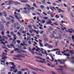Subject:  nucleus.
Segmentation results:
<instances>
[{
	"mask_svg": "<svg viewBox=\"0 0 74 74\" xmlns=\"http://www.w3.org/2000/svg\"><path fill=\"white\" fill-rule=\"evenodd\" d=\"M60 64H64V63H65V62H61L60 63Z\"/></svg>",
	"mask_w": 74,
	"mask_h": 74,
	"instance_id": "54",
	"label": "nucleus"
},
{
	"mask_svg": "<svg viewBox=\"0 0 74 74\" xmlns=\"http://www.w3.org/2000/svg\"><path fill=\"white\" fill-rule=\"evenodd\" d=\"M19 25V23H14V28H15L16 27V26H18Z\"/></svg>",
	"mask_w": 74,
	"mask_h": 74,
	"instance_id": "9",
	"label": "nucleus"
},
{
	"mask_svg": "<svg viewBox=\"0 0 74 74\" xmlns=\"http://www.w3.org/2000/svg\"><path fill=\"white\" fill-rule=\"evenodd\" d=\"M43 19H48V18L47 17H45L43 18Z\"/></svg>",
	"mask_w": 74,
	"mask_h": 74,
	"instance_id": "47",
	"label": "nucleus"
},
{
	"mask_svg": "<svg viewBox=\"0 0 74 74\" xmlns=\"http://www.w3.org/2000/svg\"><path fill=\"white\" fill-rule=\"evenodd\" d=\"M7 53H5L4 52H3V54H1V57H2V58H3V57H4V56H7Z\"/></svg>",
	"mask_w": 74,
	"mask_h": 74,
	"instance_id": "8",
	"label": "nucleus"
},
{
	"mask_svg": "<svg viewBox=\"0 0 74 74\" xmlns=\"http://www.w3.org/2000/svg\"><path fill=\"white\" fill-rule=\"evenodd\" d=\"M36 14H37V15H38V16L41 15V14L40 13L38 12H36Z\"/></svg>",
	"mask_w": 74,
	"mask_h": 74,
	"instance_id": "41",
	"label": "nucleus"
},
{
	"mask_svg": "<svg viewBox=\"0 0 74 74\" xmlns=\"http://www.w3.org/2000/svg\"><path fill=\"white\" fill-rule=\"evenodd\" d=\"M53 35H54V34H56V33L54 31L53 32Z\"/></svg>",
	"mask_w": 74,
	"mask_h": 74,
	"instance_id": "48",
	"label": "nucleus"
},
{
	"mask_svg": "<svg viewBox=\"0 0 74 74\" xmlns=\"http://www.w3.org/2000/svg\"><path fill=\"white\" fill-rule=\"evenodd\" d=\"M11 69L10 70V71H12L13 69H12V67L10 66Z\"/></svg>",
	"mask_w": 74,
	"mask_h": 74,
	"instance_id": "37",
	"label": "nucleus"
},
{
	"mask_svg": "<svg viewBox=\"0 0 74 74\" xmlns=\"http://www.w3.org/2000/svg\"><path fill=\"white\" fill-rule=\"evenodd\" d=\"M48 20L49 21L46 22V24H47L48 25H51V23H52V22H51V20L48 19Z\"/></svg>",
	"mask_w": 74,
	"mask_h": 74,
	"instance_id": "5",
	"label": "nucleus"
},
{
	"mask_svg": "<svg viewBox=\"0 0 74 74\" xmlns=\"http://www.w3.org/2000/svg\"><path fill=\"white\" fill-rule=\"evenodd\" d=\"M60 37H58L59 38H60V40H62V35H59Z\"/></svg>",
	"mask_w": 74,
	"mask_h": 74,
	"instance_id": "32",
	"label": "nucleus"
},
{
	"mask_svg": "<svg viewBox=\"0 0 74 74\" xmlns=\"http://www.w3.org/2000/svg\"><path fill=\"white\" fill-rule=\"evenodd\" d=\"M56 18H59V16H58V15H56Z\"/></svg>",
	"mask_w": 74,
	"mask_h": 74,
	"instance_id": "45",
	"label": "nucleus"
},
{
	"mask_svg": "<svg viewBox=\"0 0 74 74\" xmlns=\"http://www.w3.org/2000/svg\"><path fill=\"white\" fill-rule=\"evenodd\" d=\"M17 55V58H20L21 57H22V56L21 55L19 54H18Z\"/></svg>",
	"mask_w": 74,
	"mask_h": 74,
	"instance_id": "18",
	"label": "nucleus"
},
{
	"mask_svg": "<svg viewBox=\"0 0 74 74\" xmlns=\"http://www.w3.org/2000/svg\"><path fill=\"white\" fill-rule=\"evenodd\" d=\"M43 14L45 15L46 16H47V14L46 13H45V12H43Z\"/></svg>",
	"mask_w": 74,
	"mask_h": 74,
	"instance_id": "51",
	"label": "nucleus"
},
{
	"mask_svg": "<svg viewBox=\"0 0 74 74\" xmlns=\"http://www.w3.org/2000/svg\"><path fill=\"white\" fill-rule=\"evenodd\" d=\"M12 43L13 44L15 45L16 42V41L14 40V39H13V41L12 42Z\"/></svg>",
	"mask_w": 74,
	"mask_h": 74,
	"instance_id": "13",
	"label": "nucleus"
},
{
	"mask_svg": "<svg viewBox=\"0 0 74 74\" xmlns=\"http://www.w3.org/2000/svg\"><path fill=\"white\" fill-rule=\"evenodd\" d=\"M14 4L16 5L17 4H21V3L19 2H18L16 1V2H14Z\"/></svg>",
	"mask_w": 74,
	"mask_h": 74,
	"instance_id": "10",
	"label": "nucleus"
},
{
	"mask_svg": "<svg viewBox=\"0 0 74 74\" xmlns=\"http://www.w3.org/2000/svg\"><path fill=\"white\" fill-rule=\"evenodd\" d=\"M67 8L68 9V11H70V8L69 6H68Z\"/></svg>",
	"mask_w": 74,
	"mask_h": 74,
	"instance_id": "56",
	"label": "nucleus"
},
{
	"mask_svg": "<svg viewBox=\"0 0 74 74\" xmlns=\"http://www.w3.org/2000/svg\"><path fill=\"white\" fill-rule=\"evenodd\" d=\"M14 32H11L10 33V34H12V36H13V35L14 34Z\"/></svg>",
	"mask_w": 74,
	"mask_h": 74,
	"instance_id": "58",
	"label": "nucleus"
},
{
	"mask_svg": "<svg viewBox=\"0 0 74 74\" xmlns=\"http://www.w3.org/2000/svg\"><path fill=\"white\" fill-rule=\"evenodd\" d=\"M51 16L52 18H53V17L54 16H55V15H53V14L52 13L51 14Z\"/></svg>",
	"mask_w": 74,
	"mask_h": 74,
	"instance_id": "27",
	"label": "nucleus"
},
{
	"mask_svg": "<svg viewBox=\"0 0 74 74\" xmlns=\"http://www.w3.org/2000/svg\"><path fill=\"white\" fill-rule=\"evenodd\" d=\"M56 53L57 54H58V55H60V53H59V51H57V52H56Z\"/></svg>",
	"mask_w": 74,
	"mask_h": 74,
	"instance_id": "29",
	"label": "nucleus"
},
{
	"mask_svg": "<svg viewBox=\"0 0 74 74\" xmlns=\"http://www.w3.org/2000/svg\"><path fill=\"white\" fill-rule=\"evenodd\" d=\"M9 2V3H7V5H11L12 3H13V2L12 0H10L8 1Z\"/></svg>",
	"mask_w": 74,
	"mask_h": 74,
	"instance_id": "6",
	"label": "nucleus"
},
{
	"mask_svg": "<svg viewBox=\"0 0 74 74\" xmlns=\"http://www.w3.org/2000/svg\"><path fill=\"white\" fill-rule=\"evenodd\" d=\"M41 22L43 23H45V21L44 20H42Z\"/></svg>",
	"mask_w": 74,
	"mask_h": 74,
	"instance_id": "52",
	"label": "nucleus"
},
{
	"mask_svg": "<svg viewBox=\"0 0 74 74\" xmlns=\"http://www.w3.org/2000/svg\"><path fill=\"white\" fill-rule=\"evenodd\" d=\"M44 52L46 55H47V51H46V50H44Z\"/></svg>",
	"mask_w": 74,
	"mask_h": 74,
	"instance_id": "50",
	"label": "nucleus"
},
{
	"mask_svg": "<svg viewBox=\"0 0 74 74\" xmlns=\"http://www.w3.org/2000/svg\"><path fill=\"white\" fill-rule=\"evenodd\" d=\"M24 12H25V14H28V11H24Z\"/></svg>",
	"mask_w": 74,
	"mask_h": 74,
	"instance_id": "57",
	"label": "nucleus"
},
{
	"mask_svg": "<svg viewBox=\"0 0 74 74\" xmlns=\"http://www.w3.org/2000/svg\"><path fill=\"white\" fill-rule=\"evenodd\" d=\"M44 46L45 47H47V46H48H48H49V45L47 43H46L44 45Z\"/></svg>",
	"mask_w": 74,
	"mask_h": 74,
	"instance_id": "34",
	"label": "nucleus"
},
{
	"mask_svg": "<svg viewBox=\"0 0 74 74\" xmlns=\"http://www.w3.org/2000/svg\"><path fill=\"white\" fill-rule=\"evenodd\" d=\"M63 5H64V7H67V5H66V4L64 3L63 4Z\"/></svg>",
	"mask_w": 74,
	"mask_h": 74,
	"instance_id": "64",
	"label": "nucleus"
},
{
	"mask_svg": "<svg viewBox=\"0 0 74 74\" xmlns=\"http://www.w3.org/2000/svg\"><path fill=\"white\" fill-rule=\"evenodd\" d=\"M14 15H17L18 16H19V14L18 13H16V12H14Z\"/></svg>",
	"mask_w": 74,
	"mask_h": 74,
	"instance_id": "30",
	"label": "nucleus"
},
{
	"mask_svg": "<svg viewBox=\"0 0 74 74\" xmlns=\"http://www.w3.org/2000/svg\"><path fill=\"white\" fill-rule=\"evenodd\" d=\"M13 59H14V60H16V59H17L18 60H20V59H18L17 58H13Z\"/></svg>",
	"mask_w": 74,
	"mask_h": 74,
	"instance_id": "38",
	"label": "nucleus"
},
{
	"mask_svg": "<svg viewBox=\"0 0 74 74\" xmlns=\"http://www.w3.org/2000/svg\"><path fill=\"white\" fill-rule=\"evenodd\" d=\"M2 48H3L4 49H7V50L8 49V48H7L5 47L4 46H2Z\"/></svg>",
	"mask_w": 74,
	"mask_h": 74,
	"instance_id": "31",
	"label": "nucleus"
},
{
	"mask_svg": "<svg viewBox=\"0 0 74 74\" xmlns=\"http://www.w3.org/2000/svg\"><path fill=\"white\" fill-rule=\"evenodd\" d=\"M3 25H4V24L0 22V30L4 32L5 31V29L4 28V27Z\"/></svg>",
	"mask_w": 74,
	"mask_h": 74,
	"instance_id": "1",
	"label": "nucleus"
},
{
	"mask_svg": "<svg viewBox=\"0 0 74 74\" xmlns=\"http://www.w3.org/2000/svg\"><path fill=\"white\" fill-rule=\"evenodd\" d=\"M28 43H29V45H31V44H32V43H31V42H30V41H28Z\"/></svg>",
	"mask_w": 74,
	"mask_h": 74,
	"instance_id": "59",
	"label": "nucleus"
},
{
	"mask_svg": "<svg viewBox=\"0 0 74 74\" xmlns=\"http://www.w3.org/2000/svg\"><path fill=\"white\" fill-rule=\"evenodd\" d=\"M40 7H41V8L43 9V8H44V7H45V6L41 5L40 6Z\"/></svg>",
	"mask_w": 74,
	"mask_h": 74,
	"instance_id": "43",
	"label": "nucleus"
},
{
	"mask_svg": "<svg viewBox=\"0 0 74 74\" xmlns=\"http://www.w3.org/2000/svg\"><path fill=\"white\" fill-rule=\"evenodd\" d=\"M7 47L9 48H11L12 47H13L14 49L15 48V47H14V46L12 44H10V45H7Z\"/></svg>",
	"mask_w": 74,
	"mask_h": 74,
	"instance_id": "4",
	"label": "nucleus"
},
{
	"mask_svg": "<svg viewBox=\"0 0 74 74\" xmlns=\"http://www.w3.org/2000/svg\"><path fill=\"white\" fill-rule=\"evenodd\" d=\"M31 10V7L28 8V11H30Z\"/></svg>",
	"mask_w": 74,
	"mask_h": 74,
	"instance_id": "49",
	"label": "nucleus"
},
{
	"mask_svg": "<svg viewBox=\"0 0 74 74\" xmlns=\"http://www.w3.org/2000/svg\"><path fill=\"white\" fill-rule=\"evenodd\" d=\"M42 2L43 3H46V1H45V0H42Z\"/></svg>",
	"mask_w": 74,
	"mask_h": 74,
	"instance_id": "26",
	"label": "nucleus"
},
{
	"mask_svg": "<svg viewBox=\"0 0 74 74\" xmlns=\"http://www.w3.org/2000/svg\"><path fill=\"white\" fill-rule=\"evenodd\" d=\"M14 37V40H16V38H17V37H16V35L14 34L12 35Z\"/></svg>",
	"mask_w": 74,
	"mask_h": 74,
	"instance_id": "12",
	"label": "nucleus"
},
{
	"mask_svg": "<svg viewBox=\"0 0 74 74\" xmlns=\"http://www.w3.org/2000/svg\"><path fill=\"white\" fill-rule=\"evenodd\" d=\"M35 48H37L38 50H41V49L40 48H38V47L37 46H36Z\"/></svg>",
	"mask_w": 74,
	"mask_h": 74,
	"instance_id": "40",
	"label": "nucleus"
},
{
	"mask_svg": "<svg viewBox=\"0 0 74 74\" xmlns=\"http://www.w3.org/2000/svg\"><path fill=\"white\" fill-rule=\"evenodd\" d=\"M4 59H7V57L5 56L4 57H3V58H2L1 59L4 60Z\"/></svg>",
	"mask_w": 74,
	"mask_h": 74,
	"instance_id": "28",
	"label": "nucleus"
},
{
	"mask_svg": "<svg viewBox=\"0 0 74 74\" xmlns=\"http://www.w3.org/2000/svg\"><path fill=\"white\" fill-rule=\"evenodd\" d=\"M21 3H27V1L26 0H23L21 1Z\"/></svg>",
	"mask_w": 74,
	"mask_h": 74,
	"instance_id": "16",
	"label": "nucleus"
},
{
	"mask_svg": "<svg viewBox=\"0 0 74 74\" xmlns=\"http://www.w3.org/2000/svg\"><path fill=\"white\" fill-rule=\"evenodd\" d=\"M1 34L2 35H4V32H2L1 33Z\"/></svg>",
	"mask_w": 74,
	"mask_h": 74,
	"instance_id": "55",
	"label": "nucleus"
},
{
	"mask_svg": "<svg viewBox=\"0 0 74 74\" xmlns=\"http://www.w3.org/2000/svg\"><path fill=\"white\" fill-rule=\"evenodd\" d=\"M14 16H15L16 18V19H17L18 21H19V18H18V16H17L16 15H14Z\"/></svg>",
	"mask_w": 74,
	"mask_h": 74,
	"instance_id": "36",
	"label": "nucleus"
},
{
	"mask_svg": "<svg viewBox=\"0 0 74 74\" xmlns=\"http://www.w3.org/2000/svg\"><path fill=\"white\" fill-rule=\"evenodd\" d=\"M39 28L41 30H43L44 28L42 27H39Z\"/></svg>",
	"mask_w": 74,
	"mask_h": 74,
	"instance_id": "53",
	"label": "nucleus"
},
{
	"mask_svg": "<svg viewBox=\"0 0 74 74\" xmlns=\"http://www.w3.org/2000/svg\"><path fill=\"white\" fill-rule=\"evenodd\" d=\"M52 4L54 6H56V4L55 3H53Z\"/></svg>",
	"mask_w": 74,
	"mask_h": 74,
	"instance_id": "46",
	"label": "nucleus"
},
{
	"mask_svg": "<svg viewBox=\"0 0 74 74\" xmlns=\"http://www.w3.org/2000/svg\"><path fill=\"white\" fill-rule=\"evenodd\" d=\"M39 44H40V47H43V45H42V43H41V42H39Z\"/></svg>",
	"mask_w": 74,
	"mask_h": 74,
	"instance_id": "20",
	"label": "nucleus"
},
{
	"mask_svg": "<svg viewBox=\"0 0 74 74\" xmlns=\"http://www.w3.org/2000/svg\"><path fill=\"white\" fill-rule=\"evenodd\" d=\"M2 36L3 37V38H5V39H6V40H8V38H7V37L3 36Z\"/></svg>",
	"mask_w": 74,
	"mask_h": 74,
	"instance_id": "22",
	"label": "nucleus"
},
{
	"mask_svg": "<svg viewBox=\"0 0 74 74\" xmlns=\"http://www.w3.org/2000/svg\"><path fill=\"white\" fill-rule=\"evenodd\" d=\"M28 27L29 29H32V25H30L28 26Z\"/></svg>",
	"mask_w": 74,
	"mask_h": 74,
	"instance_id": "33",
	"label": "nucleus"
},
{
	"mask_svg": "<svg viewBox=\"0 0 74 74\" xmlns=\"http://www.w3.org/2000/svg\"><path fill=\"white\" fill-rule=\"evenodd\" d=\"M28 67H29V68H30L32 69V70H35V71H42V72H45L44 70H42L41 69H39L37 68H36V69H34L32 67H30V66H28Z\"/></svg>",
	"mask_w": 74,
	"mask_h": 74,
	"instance_id": "2",
	"label": "nucleus"
},
{
	"mask_svg": "<svg viewBox=\"0 0 74 74\" xmlns=\"http://www.w3.org/2000/svg\"><path fill=\"white\" fill-rule=\"evenodd\" d=\"M18 17H19V18H22V17H21V16L19 14L18 15Z\"/></svg>",
	"mask_w": 74,
	"mask_h": 74,
	"instance_id": "60",
	"label": "nucleus"
},
{
	"mask_svg": "<svg viewBox=\"0 0 74 74\" xmlns=\"http://www.w3.org/2000/svg\"><path fill=\"white\" fill-rule=\"evenodd\" d=\"M18 70L17 69H14L13 71V72L14 73H16L17 72H18Z\"/></svg>",
	"mask_w": 74,
	"mask_h": 74,
	"instance_id": "14",
	"label": "nucleus"
},
{
	"mask_svg": "<svg viewBox=\"0 0 74 74\" xmlns=\"http://www.w3.org/2000/svg\"><path fill=\"white\" fill-rule=\"evenodd\" d=\"M59 43V42L58 41H57L55 42V47H57L58 46V44Z\"/></svg>",
	"mask_w": 74,
	"mask_h": 74,
	"instance_id": "15",
	"label": "nucleus"
},
{
	"mask_svg": "<svg viewBox=\"0 0 74 74\" xmlns=\"http://www.w3.org/2000/svg\"><path fill=\"white\" fill-rule=\"evenodd\" d=\"M47 65L49 66H50V67H55V66H53L51 64H49V63H47Z\"/></svg>",
	"mask_w": 74,
	"mask_h": 74,
	"instance_id": "11",
	"label": "nucleus"
},
{
	"mask_svg": "<svg viewBox=\"0 0 74 74\" xmlns=\"http://www.w3.org/2000/svg\"><path fill=\"white\" fill-rule=\"evenodd\" d=\"M21 52H22V53H26V52L25 51L23 50H22L21 51Z\"/></svg>",
	"mask_w": 74,
	"mask_h": 74,
	"instance_id": "35",
	"label": "nucleus"
},
{
	"mask_svg": "<svg viewBox=\"0 0 74 74\" xmlns=\"http://www.w3.org/2000/svg\"><path fill=\"white\" fill-rule=\"evenodd\" d=\"M48 48H49V49H51V48H53V46L51 45L50 46H49H49H48Z\"/></svg>",
	"mask_w": 74,
	"mask_h": 74,
	"instance_id": "19",
	"label": "nucleus"
},
{
	"mask_svg": "<svg viewBox=\"0 0 74 74\" xmlns=\"http://www.w3.org/2000/svg\"><path fill=\"white\" fill-rule=\"evenodd\" d=\"M6 18L7 19V20H10V19H11L9 17H6Z\"/></svg>",
	"mask_w": 74,
	"mask_h": 74,
	"instance_id": "63",
	"label": "nucleus"
},
{
	"mask_svg": "<svg viewBox=\"0 0 74 74\" xmlns=\"http://www.w3.org/2000/svg\"><path fill=\"white\" fill-rule=\"evenodd\" d=\"M10 63L11 64H12V65L14 66V67H16V65L14 64V62H10Z\"/></svg>",
	"mask_w": 74,
	"mask_h": 74,
	"instance_id": "17",
	"label": "nucleus"
},
{
	"mask_svg": "<svg viewBox=\"0 0 74 74\" xmlns=\"http://www.w3.org/2000/svg\"><path fill=\"white\" fill-rule=\"evenodd\" d=\"M10 21H12V22L13 23H14V22H15V20H14V19Z\"/></svg>",
	"mask_w": 74,
	"mask_h": 74,
	"instance_id": "61",
	"label": "nucleus"
},
{
	"mask_svg": "<svg viewBox=\"0 0 74 74\" xmlns=\"http://www.w3.org/2000/svg\"><path fill=\"white\" fill-rule=\"evenodd\" d=\"M50 10H52V11H54V9L55 10H56L55 8L54 7H50Z\"/></svg>",
	"mask_w": 74,
	"mask_h": 74,
	"instance_id": "7",
	"label": "nucleus"
},
{
	"mask_svg": "<svg viewBox=\"0 0 74 74\" xmlns=\"http://www.w3.org/2000/svg\"><path fill=\"white\" fill-rule=\"evenodd\" d=\"M0 14L1 15H4L5 17L7 16V13H6V11L3 12H2V13H0Z\"/></svg>",
	"mask_w": 74,
	"mask_h": 74,
	"instance_id": "3",
	"label": "nucleus"
},
{
	"mask_svg": "<svg viewBox=\"0 0 74 74\" xmlns=\"http://www.w3.org/2000/svg\"><path fill=\"white\" fill-rule=\"evenodd\" d=\"M21 71H25V70L24 69H22L21 70Z\"/></svg>",
	"mask_w": 74,
	"mask_h": 74,
	"instance_id": "62",
	"label": "nucleus"
},
{
	"mask_svg": "<svg viewBox=\"0 0 74 74\" xmlns=\"http://www.w3.org/2000/svg\"><path fill=\"white\" fill-rule=\"evenodd\" d=\"M33 5L35 7H36V8H37V7L36 6V4L35 3H34L33 4Z\"/></svg>",
	"mask_w": 74,
	"mask_h": 74,
	"instance_id": "25",
	"label": "nucleus"
},
{
	"mask_svg": "<svg viewBox=\"0 0 74 74\" xmlns=\"http://www.w3.org/2000/svg\"><path fill=\"white\" fill-rule=\"evenodd\" d=\"M70 52L71 53V54H73L74 53V52H73V51H70Z\"/></svg>",
	"mask_w": 74,
	"mask_h": 74,
	"instance_id": "42",
	"label": "nucleus"
},
{
	"mask_svg": "<svg viewBox=\"0 0 74 74\" xmlns=\"http://www.w3.org/2000/svg\"><path fill=\"white\" fill-rule=\"evenodd\" d=\"M44 39L45 40V42H47L48 40V38H44Z\"/></svg>",
	"mask_w": 74,
	"mask_h": 74,
	"instance_id": "21",
	"label": "nucleus"
},
{
	"mask_svg": "<svg viewBox=\"0 0 74 74\" xmlns=\"http://www.w3.org/2000/svg\"><path fill=\"white\" fill-rule=\"evenodd\" d=\"M14 51H19V49H18V48H14Z\"/></svg>",
	"mask_w": 74,
	"mask_h": 74,
	"instance_id": "23",
	"label": "nucleus"
},
{
	"mask_svg": "<svg viewBox=\"0 0 74 74\" xmlns=\"http://www.w3.org/2000/svg\"><path fill=\"white\" fill-rule=\"evenodd\" d=\"M16 42L18 44H20L21 43V41L19 40H16Z\"/></svg>",
	"mask_w": 74,
	"mask_h": 74,
	"instance_id": "24",
	"label": "nucleus"
},
{
	"mask_svg": "<svg viewBox=\"0 0 74 74\" xmlns=\"http://www.w3.org/2000/svg\"><path fill=\"white\" fill-rule=\"evenodd\" d=\"M51 59L52 60H51V62H53V61L54 60V58H53L52 56H51Z\"/></svg>",
	"mask_w": 74,
	"mask_h": 74,
	"instance_id": "44",
	"label": "nucleus"
},
{
	"mask_svg": "<svg viewBox=\"0 0 74 74\" xmlns=\"http://www.w3.org/2000/svg\"><path fill=\"white\" fill-rule=\"evenodd\" d=\"M37 11H39V12H42V10L40 9H37Z\"/></svg>",
	"mask_w": 74,
	"mask_h": 74,
	"instance_id": "39",
	"label": "nucleus"
}]
</instances>
